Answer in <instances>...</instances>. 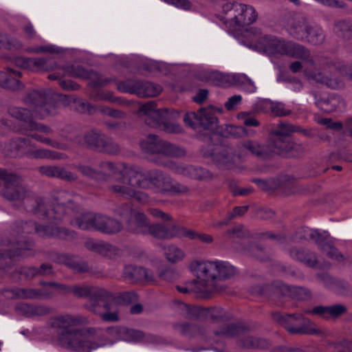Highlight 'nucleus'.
<instances>
[{"mask_svg": "<svg viewBox=\"0 0 352 352\" xmlns=\"http://www.w3.org/2000/svg\"><path fill=\"white\" fill-rule=\"evenodd\" d=\"M0 195L8 201L22 203L28 211L47 216L56 221H62L66 214L76 213L80 210L73 196L63 191L55 197L52 209L46 211L43 199L36 197L23 184L19 175L2 168H0Z\"/></svg>", "mask_w": 352, "mask_h": 352, "instance_id": "obj_1", "label": "nucleus"}, {"mask_svg": "<svg viewBox=\"0 0 352 352\" xmlns=\"http://www.w3.org/2000/svg\"><path fill=\"white\" fill-rule=\"evenodd\" d=\"M88 322L85 317L65 314L52 318L50 325L56 334L57 344L67 349L77 352H91V350L112 343L101 333L99 329L76 328L78 325L87 324Z\"/></svg>", "mask_w": 352, "mask_h": 352, "instance_id": "obj_2", "label": "nucleus"}, {"mask_svg": "<svg viewBox=\"0 0 352 352\" xmlns=\"http://www.w3.org/2000/svg\"><path fill=\"white\" fill-rule=\"evenodd\" d=\"M189 269L196 276L204 280L210 294L221 291L217 281L226 280L234 276L236 268L227 261H204L193 260Z\"/></svg>", "mask_w": 352, "mask_h": 352, "instance_id": "obj_3", "label": "nucleus"}, {"mask_svg": "<svg viewBox=\"0 0 352 352\" xmlns=\"http://www.w3.org/2000/svg\"><path fill=\"white\" fill-rule=\"evenodd\" d=\"M119 177L115 179V183H109L107 190L112 194L129 199L142 200L146 195L133 188H145L144 175L140 167L135 165L122 164V169L118 172Z\"/></svg>", "mask_w": 352, "mask_h": 352, "instance_id": "obj_4", "label": "nucleus"}, {"mask_svg": "<svg viewBox=\"0 0 352 352\" xmlns=\"http://www.w3.org/2000/svg\"><path fill=\"white\" fill-rule=\"evenodd\" d=\"M8 113L12 118L22 122L21 124L16 129V132L29 135L37 142L56 149L66 150L67 148V144L54 140L49 137L38 133H30L34 131L46 135L53 133V130L50 126L35 121L30 110L26 108L10 107L8 109Z\"/></svg>", "mask_w": 352, "mask_h": 352, "instance_id": "obj_5", "label": "nucleus"}, {"mask_svg": "<svg viewBox=\"0 0 352 352\" xmlns=\"http://www.w3.org/2000/svg\"><path fill=\"white\" fill-rule=\"evenodd\" d=\"M154 100L148 101L140 107L138 115L145 124L153 128H160L168 133H180L182 128L172 120L179 117V113L168 109H156Z\"/></svg>", "mask_w": 352, "mask_h": 352, "instance_id": "obj_6", "label": "nucleus"}, {"mask_svg": "<svg viewBox=\"0 0 352 352\" xmlns=\"http://www.w3.org/2000/svg\"><path fill=\"white\" fill-rule=\"evenodd\" d=\"M23 102L34 109L40 119L56 115L61 106L56 96L44 89H32L28 91Z\"/></svg>", "mask_w": 352, "mask_h": 352, "instance_id": "obj_7", "label": "nucleus"}, {"mask_svg": "<svg viewBox=\"0 0 352 352\" xmlns=\"http://www.w3.org/2000/svg\"><path fill=\"white\" fill-rule=\"evenodd\" d=\"M274 321L285 327L291 334H318L320 330L315 324L308 321L305 322V318L301 314H283L280 312L271 314Z\"/></svg>", "mask_w": 352, "mask_h": 352, "instance_id": "obj_8", "label": "nucleus"}, {"mask_svg": "<svg viewBox=\"0 0 352 352\" xmlns=\"http://www.w3.org/2000/svg\"><path fill=\"white\" fill-rule=\"evenodd\" d=\"M184 122L193 129L215 131L219 128V120L214 115V107L212 105L199 108L196 112L186 113Z\"/></svg>", "mask_w": 352, "mask_h": 352, "instance_id": "obj_9", "label": "nucleus"}, {"mask_svg": "<svg viewBox=\"0 0 352 352\" xmlns=\"http://www.w3.org/2000/svg\"><path fill=\"white\" fill-rule=\"evenodd\" d=\"M202 155L206 158H211L212 161L219 168L231 169L234 168L239 157L234 147L228 144L209 145L201 149Z\"/></svg>", "mask_w": 352, "mask_h": 352, "instance_id": "obj_10", "label": "nucleus"}, {"mask_svg": "<svg viewBox=\"0 0 352 352\" xmlns=\"http://www.w3.org/2000/svg\"><path fill=\"white\" fill-rule=\"evenodd\" d=\"M144 181L160 192H169L179 195L187 193L189 188L187 186L174 184L171 177L164 171L159 169H152L144 175Z\"/></svg>", "mask_w": 352, "mask_h": 352, "instance_id": "obj_11", "label": "nucleus"}, {"mask_svg": "<svg viewBox=\"0 0 352 352\" xmlns=\"http://www.w3.org/2000/svg\"><path fill=\"white\" fill-rule=\"evenodd\" d=\"M142 150L148 153L162 154L168 157H182L186 154L184 148L159 139L157 135H148L140 142Z\"/></svg>", "mask_w": 352, "mask_h": 352, "instance_id": "obj_12", "label": "nucleus"}, {"mask_svg": "<svg viewBox=\"0 0 352 352\" xmlns=\"http://www.w3.org/2000/svg\"><path fill=\"white\" fill-rule=\"evenodd\" d=\"M287 45L288 42L272 36L265 35L260 37L255 43L251 44V47L270 55H286Z\"/></svg>", "mask_w": 352, "mask_h": 352, "instance_id": "obj_13", "label": "nucleus"}, {"mask_svg": "<svg viewBox=\"0 0 352 352\" xmlns=\"http://www.w3.org/2000/svg\"><path fill=\"white\" fill-rule=\"evenodd\" d=\"M329 62L327 61L323 64L322 71L309 72L306 73V76L309 80L325 85L331 89L341 88L344 86V82L339 78L332 75L333 72H330L327 66Z\"/></svg>", "mask_w": 352, "mask_h": 352, "instance_id": "obj_14", "label": "nucleus"}, {"mask_svg": "<svg viewBox=\"0 0 352 352\" xmlns=\"http://www.w3.org/2000/svg\"><path fill=\"white\" fill-rule=\"evenodd\" d=\"M289 254L294 260L311 268H322L323 266L329 267L331 266L329 262H325L324 265H321L314 252L303 248H291L289 250Z\"/></svg>", "mask_w": 352, "mask_h": 352, "instance_id": "obj_15", "label": "nucleus"}, {"mask_svg": "<svg viewBox=\"0 0 352 352\" xmlns=\"http://www.w3.org/2000/svg\"><path fill=\"white\" fill-rule=\"evenodd\" d=\"M6 293H10V298H16L20 299H32V300H44L50 299L53 297L54 294L45 289H33V288H19L16 287L12 289L6 290Z\"/></svg>", "mask_w": 352, "mask_h": 352, "instance_id": "obj_16", "label": "nucleus"}, {"mask_svg": "<svg viewBox=\"0 0 352 352\" xmlns=\"http://www.w3.org/2000/svg\"><path fill=\"white\" fill-rule=\"evenodd\" d=\"M238 148L258 159L266 160L271 157V150L268 144H263L255 140H244L239 144Z\"/></svg>", "mask_w": 352, "mask_h": 352, "instance_id": "obj_17", "label": "nucleus"}, {"mask_svg": "<svg viewBox=\"0 0 352 352\" xmlns=\"http://www.w3.org/2000/svg\"><path fill=\"white\" fill-rule=\"evenodd\" d=\"M16 273L23 276L25 280H32L36 277H50L55 275L52 264L42 263L39 267L22 266L16 270Z\"/></svg>", "mask_w": 352, "mask_h": 352, "instance_id": "obj_18", "label": "nucleus"}, {"mask_svg": "<svg viewBox=\"0 0 352 352\" xmlns=\"http://www.w3.org/2000/svg\"><path fill=\"white\" fill-rule=\"evenodd\" d=\"M104 138V134L96 130H91L76 136L75 142L83 148L99 151Z\"/></svg>", "mask_w": 352, "mask_h": 352, "instance_id": "obj_19", "label": "nucleus"}, {"mask_svg": "<svg viewBox=\"0 0 352 352\" xmlns=\"http://www.w3.org/2000/svg\"><path fill=\"white\" fill-rule=\"evenodd\" d=\"M149 221L146 216L141 212L136 210L124 223V228L133 234H146L148 232Z\"/></svg>", "mask_w": 352, "mask_h": 352, "instance_id": "obj_20", "label": "nucleus"}, {"mask_svg": "<svg viewBox=\"0 0 352 352\" xmlns=\"http://www.w3.org/2000/svg\"><path fill=\"white\" fill-rule=\"evenodd\" d=\"M175 173L192 179L208 182L213 178L212 173L200 166L192 165H177Z\"/></svg>", "mask_w": 352, "mask_h": 352, "instance_id": "obj_21", "label": "nucleus"}, {"mask_svg": "<svg viewBox=\"0 0 352 352\" xmlns=\"http://www.w3.org/2000/svg\"><path fill=\"white\" fill-rule=\"evenodd\" d=\"M108 294L104 297H96L91 298L89 302L85 305V307L89 311L100 316L104 311L113 309V301L116 299L114 294L107 290Z\"/></svg>", "mask_w": 352, "mask_h": 352, "instance_id": "obj_22", "label": "nucleus"}, {"mask_svg": "<svg viewBox=\"0 0 352 352\" xmlns=\"http://www.w3.org/2000/svg\"><path fill=\"white\" fill-rule=\"evenodd\" d=\"M123 278L135 283L139 281H154L153 275L146 269L133 265H126L123 270Z\"/></svg>", "mask_w": 352, "mask_h": 352, "instance_id": "obj_23", "label": "nucleus"}, {"mask_svg": "<svg viewBox=\"0 0 352 352\" xmlns=\"http://www.w3.org/2000/svg\"><path fill=\"white\" fill-rule=\"evenodd\" d=\"M95 230L106 234H116L124 229L123 224L118 220L110 217L97 214Z\"/></svg>", "mask_w": 352, "mask_h": 352, "instance_id": "obj_24", "label": "nucleus"}, {"mask_svg": "<svg viewBox=\"0 0 352 352\" xmlns=\"http://www.w3.org/2000/svg\"><path fill=\"white\" fill-rule=\"evenodd\" d=\"M179 227L176 225L155 223L148 226V232L158 239H170L179 234Z\"/></svg>", "mask_w": 352, "mask_h": 352, "instance_id": "obj_25", "label": "nucleus"}, {"mask_svg": "<svg viewBox=\"0 0 352 352\" xmlns=\"http://www.w3.org/2000/svg\"><path fill=\"white\" fill-rule=\"evenodd\" d=\"M41 174L49 177H56L66 182H72L77 179L73 173L59 166H42L38 168Z\"/></svg>", "mask_w": 352, "mask_h": 352, "instance_id": "obj_26", "label": "nucleus"}, {"mask_svg": "<svg viewBox=\"0 0 352 352\" xmlns=\"http://www.w3.org/2000/svg\"><path fill=\"white\" fill-rule=\"evenodd\" d=\"M34 243L32 241H21L17 242V246L14 248L4 249L0 254L2 257L14 258L19 256H33L35 252L32 250Z\"/></svg>", "mask_w": 352, "mask_h": 352, "instance_id": "obj_27", "label": "nucleus"}, {"mask_svg": "<svg viewBox=\"0 0 352 352\" xmlns=\"http://www.w3.org/2000/svg\"><path fill=\"white\" fill-rule=\"evenodd\" d=\"M196 277L197 278L187 282L186 283V286H177L176 289L177 291L183 294L193 292L196 294L199 298H209L210 294L206 286L205 285L204 280L199 278L197 276Z\"/></svg>", "mask_w": 352, "mask_h": 352, "instance_id": "obj_28", "label": "nucleus"}, {"mask_svg": "<svg viewBox=\"0 0 352 352\" xmlns=\"http://www.w3.org/2000/svg\"><path fill=\"white\" fill-rule=\"evenodd\" d=\"M69 292L78 298H87L89 300L96 297H104L108 294L105 289L92 286L75 285L69 287Z\"/></svg>", "mask_w": 352, "mask_h": 352, "instance_id": "obj_29", "label": "nucleus"}, {"mask_svg": "<svg viewBox=\"0 0 352 352\" xmlns=\"http://www.w3.org/2000/svg\"><path fill=\"white\" fill-rule=\"evenodd\" d=\"M33 144L30 139L19 138L10 143V153L13 157L30 156Z\"/></svg>", "mask_w": 352, "mask_h": 352, "instance_id": "obj_30", "label": "nucleus"}, {"mask_svg": "<svg viewBox=\"0 0 352 352\" xmlns=\"http://www.w3.org/2000/svg\"><path fill=\"white\" fill-rule=\"evenodd\" d=\"M238 7V15L236 19V28H242L254 23L257 19V14L252 6L245 4L236 6Z\"/></svg>", "mask_w": 352, "mask_h": 352, "instance_id": "obj_31", "label": "nucleus"}, {"mask_svg": "<svg viewBox=\"0 0 352 352\" xmlns=\"http://www.w3.org/2000/svg\"><path fill=\"white\" fill-rule=\"evenodd\" d=\"M286 55L306 60L311 66L315 65V61L309 50L305 46L292 42H288Z\"/></svg>", "mask_w": 352, "mask_h": 352, "instance_id": "obj_32", "label": "nucleus"}, {"mask_svg": "<svg viewBox=\"0 0 352 352\" xmlns=\"http://www.w3.org/2000/svg\"><path fill=\"white\" fill-rule=\"evenodd\" d=\"M237 344L241 348L248 349H265L270 345L267 340L254 336H248L239 340Z\"/></svg>", "mask_w": 352, "mask_h": 352, "instance_id": "obj_33", "label": "nucleus"}, {"mask_svg": "<svg viewBox=\"0 0 352 352\" xmlns=\"http://www.w3.org/2000/svg\"><path fill=\"white\" fill-rule=\"evenodd\" d=\"M162 90L160 85L148 81L137 80L136 95L141 98L155 97Z\"/></svg>", "mask_w": 352, "mask_h": 352, "instance_id": "obj_34", "label": "nucleus"}, {"mask_svg": "<svg viewBox=\"0 0 352 352\" xmlns=\"http://www.w3.org/2000/svg\"><path fill=\"white\" fill-rule=\"evenodd\" d=\"M316 105L324 112L331 113L343 104V101L340 96L332 95L327 98H317L315 96Z\"/></svg>", "mask_w": 352, "mask_h": 352, "instance_id": "obj_35", "label": "nucleus"}, {"mask_svg": "<svg viewBox=\"0 0 352 352\" xmlns=\"http://www.w3.org/2000/svg\"><path fill=\"white\" fill-rule=\"evenodd\" d=\"M248 330L247 327L241 324H228L221 326L215 330L214 333L217 336L225 338H234L243 334Z\"/></svg>", "mask_w": 352, "mask_h": 352, "instance_id": "obj_36", "label": "nucleus"}, {"mask_svg": "<svg viewBox=\"0 0 352 352\" xmlns=\"http://www.w3.org/2000/svg\"><path fill=\"white\" fill-rule=\"evenodd\" d=\"M310 25L303 17L294 19L290 26V34L298 40L305 38Z\"/></svg>", "mask_w": 352, "mask_h": 352, "instance_id": "obj_37", "label": "nucleus"}, {"mask_svg": "<svg viewBox=\"0 0 352 352\" xmlns=\"http://www.w3.org/2000/svg\"><path fill=\"white\" fill-rule=\"evenodd\" d=\"M295 132H302L305 135L307 134L305 129H302L300 127L288 122H281L270 132V135L290 138L292 134Z\"/></svg>", "mask_w": 352, "mask_h": 352, "instance_id": "obj_38", "label": "nucleus"}, {"mask_svg": "<svg viewBox=\"0 0 352 352\" xmlns=\"http://www.w3.org/2000/svg\"><path fill=\"white\" fill-rule=\"evenodd\" d=\"M290 140V138L270 135L267 144L271 150V157L273 153L278 155L285 154Z\"/></svg>", "mask_w": 352, "mask_h": 352, "instance_id": "obj_39", "label": "nucleus"}, {"mask_svg": "<svg viewBox=\"0 0 352 352\" xmlns=\"http://www.w3.org/2000/svg\"><path fill=\"white\" fill-rule=\"evenodd\" d=\"M97 214L85 213L71 220L72 226H76L82 230H95Z\"/></svg>", "mask_w": 352, "mask_h": 352, "instance_id": "obj_40", "label": "nucleus"}, {"mask_svg": "<svg viewBox=\"0 0 352 352\" xmlns=\"http://www.w3.org/2000/svg\"><path fill=\"white\" fill-rule=\"evenodd\" d=\"M76 168L85 177L98 182H109L111 175L92 168L90 166L79 164Z\"/></svg>", "mask_w": 352, "mask_h": 352, "instance_id": "obj_41", "label": "nucleus"}, {"mask_svg": "<svg viewBox=\"0 0 352 352\" xmlns=\"http://www.w3.org/2000/svg\"><path fill=\"white\" fill-rule=\"evenodd\" d=\"M114 331L120 339L127 342H138L144 336V333L142 331L129 329L125 327L116 328Z\"/></svg>", "mask_w": 352, "mask_h": 352, "instance_id": "obj_42", "label": "nucleus"}, {"mask_svg": "<svg viewBox=\"0 0 352 352\" xmlns=\"http://www.w3.org/2000/svg\"><path fill=\"white\" fill-rule=\"evenodd\" d=\"M16 77H21V72L13 69L6 72V80L2 88L14 91L23 89V85Z\"/></svg>", "mask_w": 352, "mask_h": 352, "instance_id": "obj_43", "label": "nucleus"}, {"mask_svg": "<svg viewBox=\"0 0 352 352\" xmlns=\"http://www.w3.org/2000/svg\"><path fill=\"white\" fill-rule=\"evenodd\" d=\"M173 327L175 330L179 332L181 334L189 337H194L198 334L203 333V329L199 325L190 323V322H182V323H175Z\"/></svg>", "mask_w": 352, "mask_h": 352, "instance_id": "obj_44", "label": "nucleus"}, {"mask_svg": "<svg viewBox=\"0 0 352 352\" xmlns=\"http://www.w3.org/2000/svg\"><path fill=\"white\" fill-rule=\"evenodd\" d=\"M266 103L269 105L271 113L275 117H286L292 113V111L287 109L285 104L281 102L267 100Z\"/></svg>", "mask_w": 352, "mask_h": 352, "instance_id": "obj_45", "label": "nucleus"}, {"mask_svg": "<svg viewBox=\"0 0 352 352\" xmlns=\"http://www.w3.org/2000/svg\"><path fill=\"white\" fill-rule=\"evenodd\" d=\"M228 74H223L218 71H208L204 73L203 79L217 85H228Z\"/></svg>", "mask_w": 352, "mask_h": 352, "instance_id": "obj_46", "label": "nucleus"}, {"mask_svg": "<svg viewBox=\"0 0 352 352\" xmlns=\"http://www.w3.org/2000/svg\"><path fill=\"white\" fill-rule=\"evenodd\" d=\"M164 250L166 258L172 263L182 261L185 256L184 252L174 245L164 247Z\"/></svg>", "mask_w": 352, "mask_h": 352, "instance_id": "obj_47", "label": "nucleus"}, {"mask_svg": "<svg viewBox=\"0 0 352 352\" xmlns=\"http://www.w3.org/2000/svg\"><path fill=\"white\" fill-rule=\"evenodd\" d=\"M324 34L320 28L310 25L305 39L314 45H320L324 42Z\"/></svg>", "mask_w": 352, "mask_h": 352, "instance_id": "obj_48", "label": "nucleus"}, {"mask_svg": "<svg viewBox=\"0 0 352 352\" xmlns=\"http://www.w3.org/2000/svg\"><path fill=\"white\" fill-rule=\"evenodd\" d=\"M210 318L213 322L228 320L229 315L221 307H212L204 309V314Z\"/></svg>", "mask_w": 352, "mask_h": 352, "instance_id": "obj_49", "label": "nucleus"}, {"mask_svg": "<svg viewBox=\"0 0 352 352\" xmlns=\"http://www.w3.org/2000/svg\"><path fill=\"white\" fill-rule=\"evenodd\" d=\"M36 226V223L34 221L20 220L12 225V229L19 234H32L34 233Z\"/></svg>", "mask_w": 352, "mask_h": 352, "instance_id": "obj_50", "label": "nucleus"}, {"mask_svg": "<svg viewBox=\"0 0 352 352\" xmlns=\"http://www.w3.org/2000/svg\"><path fill=\"white\" fill-rule=\"evenodd\" d=\"M290 292V298L296 300H309L311 299L312 293L305 287L292 286Z\"/></svg>", "mask_w": 352, "mask_h": 352, "instance_id": "obj_51", "label": "nucleus"}, {"mask_svg": "<svg viewBox=\"0 0 352 352\" xmlns=\"http://www.w3.org/2000/svg\"><path fill=\"white\" fill-rule=\"evenodd\" d=\"M121 148L119 144L105 135L99 152L115 155L119 154Z\"/></svg>", "mask_w": 352, "mask_h": 352, "instance_id": "obj_52", "label": "nucleus"}, {"mask_svg": "<svg viewBox=\"0 0 352 352\" xmlns=\"http://www.w3.org/2000/svg\"><path fill=\"white\" fill-rule=\"evenodd\" d=\"M292 286H289L280 280L274 281L270 286V290L277 296H290L291 288Z\"/></svg>", "mask_w": 352, "mask_h": 352, "instance_id": "obj_53", "label": "nucleus"}, {"mask_svg": "<svg viewBox=\"0 0 352 352\" xmlns=\"http://www.w3.org/2000/svg\"><path fill=\"white\" fill-rule=\"evenodd\" d=\"M89 248L104 256H111L116 252L114 246L105 243H94Z\"/></svg>", "mask_w": 352, "mask_h": 352, "instance_id": "obj_54", "label": "nucleus"}, {"mask_svg": "<svg viewBox=\"0 0 352 352\" xmlns=\"http://www.w3.org/2000/svg\"><path fill=\"white\" fill-rule=\"evenodd\" d=\"M184 316L188 320L198 319L204 316V309L196 306L184 304Z\"/></svg>", "mask_w": 352, "mask_h": 352, "instance_id": "obj_55", "label": "nucleus"}, {"mask_svg": "<svg viewBox=\"0 0 352 352\" xmlns=\"http://www.w3.org/2000/svg\"><path fill=\"white\" fill-rule=\"evenodd\" d=\"M237 3H226L223 6V11L226 15V19L230 23H233L234 26L236 28V19L234 16L238 15V7L236 6H242Z\"/></svg>", "mask_w": 352, "mask_h": 352, "instance_id": "obj_56", "label": "nucleus"}, {"mask_svg": "<svg viewBox=\"0 0 352 352\" xmlns=\"http://www.w3.org/2000/svg\"><path fill=\"white\" fill-rule=\"evenodd\" d=\"M327 66L330 72L338 71L342 76H346L352 80V65H344L341 63L330 61Z\"/></svg>", "mask_w": 352, "mask_h": 352, "instance_id": "obj_57", "label": "nucleus"}, {"mask_svg": "<svg viewBox=\"0 0 352 352\" xmlns=\"http://www.w3.org/2000/svg\"><path fill=\"white\" fill-rule=\"evenodd\" d=\"M136 211L132 206L128 203H122L118 205L113 210L115 214L122 219H129L132 214Z\"/></svg>", "mask_w": 352, "mask_h": 352, "instance_id": "obj_58", "label": "nucleus"}, {"mask_svg": "<svg viewBox=\"0 0 352 352\" xmlns=\"http://www.w3.org/2000/svg\"><path fill=\"white\" fill-rule=\"evenodd\" d=\"M248 206H236L233 208L232 212L227 214L226 218L224 221L218 223L219 226L227 225L232 219L236 217L243 216L248 210Z\"/></svg>", "mask_w": 352, "mask_h": 352, "instance_id": "obj_59", "label": "nucleus"}, {"mask_svg": "<svg viewBox=\"0 0 352 352\" xmlns=\"http://www.w3.org/2000/svg\"><path fill=\"white\" fill-rule=\"evenodd\" d=\"M69 72L70 76L82 79L91 78L95 75L93 72H89L80 65L72 66Z\"/></svg>", "mask_w": 352, "mask_h": 352, "instance_id": "obj_60", "label": "nucleus"}, {"mask_svg": "<svg viewBox=\"0 0 352 352\" xmlns=\"http://www.w3.org/2000/svg\"><path fill=\"white\" fill-rule=\"evenodd\" d=\"M310 239L314 240L321 247L330 243L329 234L327 232H320L318 230H311L309 234Z\"/></svg>", "mask_w": 352, "mask_h": 352, "instance_id": "obj_61", "label": "nucleus"}, {"mask_svg": "<svg viewBox=\"0 0 352 352\" xmlns=\"http://www.w3.org/2000/svg\"><path fill=\"white\" fill-rule=\"evenodd\" d=\"M136 85L137 80H126L124 81H120L117 83V89L125 93H130L133 94H136Z\"/></svg>", "mask_w": 352, "mask_h": 352, "instance_id": "obj_62", "label": "nucleus"}, {"mask_svg": "<svg viewBox=\"0 0 352 352\" xmlns=\"http://www.w3.org/2000/svg\"><path fill=\"white\" fill-rule=\"evenodd\" d=\"M322 250L326 254L327 256L332 259L337 261H344L345 259L344 256L339 252V251L331 243L325 244L322 248Z\"/></svg>", "mask_w": 352, "mask_h": 352, "instance_id": "obj_63", "label": "nucleus"}, {"mask_svg": "<svg viewBox=\"0 0 352 352\" xmlns=\"http://www.w3.org/2000/svg\"><path fill=\"white\" fill-rule=\"evenodd\" d=\"M304 151L305 146L302 144L294 142L291 140L285 150V154H289L291 156L296 157L302 154Z\"/></svg>", "mask_w": 352, "mask_h": 352, "instance_id": "obj_64", "label": "nucleus"}]
</instances>
